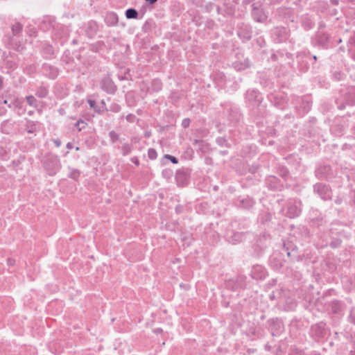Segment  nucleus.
I'll return each instance as SVG.
<instances>
[{
	"instance_id": "f257e3e1",
	"label": "nucleus",
	"mask_w": 355,
	"mask_h": 355,
	"mask_svg": "<svg viewBox=\"0 0 355 355\" xmlns=\"http://www.w3.org/2000/svg\"><path fill=\"white\" fill-rule=\"evenodd\" d=\"M101 87L103 90L110 94H113L116 90V86L109 77L104 78L102 80Z\"/></svg>"
},
{
	"instance_id": "f03ea898",
	"label": "nucleus",
	"mask_w": 355,
	"mask_h": 355,
	"mask_svg": "<svg viewBox=\"0 0 355 355\" xmlns=\"http://www.w3.org/2000/svg\"><path fill=\"white\" fill-rule=\"evenodd\" d=\"M315 191H317L324 200L331 198V191L326 185L318 184L315 186Z\"/></svg>"
},
{
	"instance_id": "7ed1b4c3",
	"label": "nucleus",
	"mask_w": 355,
	"mask_h": 355,
	"mask_svg": "<svg viewBox=\"0 0 355 355\" xmlns=\"http://www.w3.org/2000/svg\"><path fill=\"white\" fill-rule=\"evenodd\" d=\"M252 16L259 22H263L267 18V15L263 10L255 6V3L253 4Z\"/></svg>"
},
{
	"instance_id": "20e7f679",
	"label": "nucleus",
	"mask_w": 355,
	"mask_h": 355,
	"mask_svg": "<svg viewBox=\"0 0 355 355\" xmlns=\"http://www.w3.org/2000/svg\"><path fill=\"white\" fill-rule=\"evenodd\" d=\"M301 212V205L300 202H295L293 204H290L288 207L287 215L290 218H295L300 215Z\"/></svg>"
},
{
	"instance_id": "39448f33",
	"label": "nucleus",
	"mask_w": 355,
	"mask_h": 355,
	"mask_svg": "<svg viewBox=\"0 0 355 355\" xmlns=\"http://www.w3.org/2000/svg\"><path fill=\"white\" fill-rule=\"evenodd\" d=\"M105 21L109 26H116L119 21L118 15L114 12H110L106 15Z\"/></svg>"
},
{
	"instance_id": "423d86ee",
	"label": "nucleus",
	"mask_w": 355,
	"mask_h": 355,
	"mask_svg": "<svg viewBox=\"0 0 355 355\" xmlns=\"http://www.w3.org/2000/svg\"><path fill=\"white\" fill-rule=\"evenodd\" d=\"M244 235L240 232L233 233L231 237L228 238V241L232 244H236L237 243L243 241Z\"/></svg>"
},
{
	"instance_id": "0eeeda50",
	"label": "nucleus",
	"mask_w": 355,
	"mask_h": 355,
	"mask_svg": "<svg viewBox=\"0 0 355 355\" xmlns=\"http://www.w3.org/2000/svg\"><path fill=\"white\" fill-rule=\"evenodd\" d=\"M138 13L136 10L129 8L125 12V16L128 19H135L137 17Z\"/></svg>"
},
{
	"instance_id": "6e6552de",
	"label": "nucleus",
	"mask_w": 355,
	"mask_h": 355,
	"mask_svg": "<svg viewBox=\"0 0 355 355\" xmlns=\"http://www.w3.org/2000/svg\"><path fill=\"white\" fill-rule=\"evenodd\" d=\"M250 66V63L248 61H245L244 64H235L234 65V67L237 69V70H243V69H245L248 67H249Z\"/></svg>"
},
{
	"instance_id": "1a4fd4ad",
	"label": "nucleus",
	"mask_w": 355,
	"mask_h": 355,
	"mask_svg": "<svg viewBox=\"0 0 355 355\" xmlns=\"http://www.w3.org/2000/svg\"><path fill=\"white\" fill-rule=\"evenodd\" d=\"M26 101H27V103L33 106V107H36V105H35V103H36V99L33 96H28L26 97Z\"/></svg>"
},
{
	"instance_id": "9d476101",
	"label": "nucleus",
	"mask_w": 355,
	"mask_h": 355,
	"mask_svg": "<svg viewBox=\"0 0 355 355\" xmlns=\"http://www.w3.org/2000/svg\"><path fill=\"white\" fill-rule=\"evenodd\" d=\"M121 150H122L123 154L124 155H128V153H130L131 147H130V146L129 144H123L122 146Z\"/></svg>"
},
{
	"instance_id": "9b49d317",
	"label": "nucleus",
	"mask_w": 355,
	"mask_h": 355,
	"mask_svg": "<svg viewBox=\"0 0 355 355\" xmlns=\"http://www.w3.org/2000/svg\"><path fill=\"white\" fill-rule=\"evenodd\" d=\"M148 157L151 159H155L157 157V152L153 148H150L148 151Z\"/></svg>"
},
{
	"instance_id": "f8f14e48",
	"label": "nucleus",
	"mask_w": 355,
	"mask_h": 355,
	"mask_svg": "<svg viewBox=\"0 0 355 355\" xmlns=\"http://www.w3.org/2000/svg\"><path fill=\"white\" fill-rule=\"evenodd\" d=\"M242 204H243V206L245 208H249L250 207H252L254 204V202L251 200V199H248V200H243L241 201Z\"/></svg>"
},
{
	"instance_id": "ddd939ff",
	"label": "nucleus",
	"mask_w": 355,
	"mask_h": 355,
	"mask_svg": "<svg viewBox=\"0 0 355 355\" xmlns=\"http://www.w3.org/2000/svg\"><path fill=\"white\" fill-rule=\"evenodd\" d=\"M87 125L86 122H85L83 120H79L76 123V126L77 127L78 130L80 131L83 128H84L85 127V125Z\"/></svg>"
},
{
	"instance_id": "4468645a",
	"label": "nucleus",
	"mask_w": 355,
	"mask_h": 355,
	"mask_svg": "<svg viewBox=\"0 0 355 355\" xmlns=\"http://www.w3.org/2000/svg\"><path fill=\"white\" fill-rule=\"evenodd\" d=\"M47 94V90L46 88L44 87H42V88H40L37 93V95L40 97H44Z\"/></svg>"
},
{
	"instance_id": "2eb2a0df",
	"label": "nucleus",
	"mask_w": 355,
	"mask_h": 355,
	"mask_svg": "<svg viewBox=\"0 0 355 355\" xmlns=\"http://www.w3.org/2000/svg\"><path fill=\"white\" fill-rule=\"evenodd\" d=\"M164 158L171 160V162L173 164H178V160L176 157H175L172 155H165Z\"/></svg>"
},
{
	"instance_id": "dca6fc26",
	"label": "nucleus",
	"mask_w": 355,
	"mask_h": 355,
	"mask_svg": "<svg viewBox=\"0 0 355 355\" xmlns=\"http://www.w3.org/2000/svg\"><path fill=\"white\" fill-rule=\"evenodd\" d=\"M110 137L111 140L114 142V141H116V140H118L119 135L115 132L111 131L110 132Z\"/></svg>"
},
{
	"instance_id": "f3484780",
	"label": "nucleus",
	"mask_w": 355,
	"mask_h": 355,
	"mask_svg": "<svg viewBox=\"0 0 355 355\" xmlns=\"http://www.w3.org/2000/svg\"><path fill=\"white\" fill-rule=\"evenodd\" d=\"M126 119L130 122H133L135 119V116L132 114H129L128 115H127Z\"/></svg>"
},
{
	"instance_id": "a211bd4d",
	"label": "nucleus",
	"mask_w": 355,
	"mask_h": 355,
	"mask_svg": "<svg viewBox=\"0 0 355 355\" xmlns=\"http://www.w3.org/2000/svg\"><path fill=\"white\" fill-rule=\"evenodd\" d=\"M189 119H185L182 121V125L184 128H187L189 125Z\"/></svg>"
},
{
	"instance_id": "6ab92c4d",
	"label": "nucleus",
	"mask_w": 355,
	"mask_h": 355,
	"mask_svg": "<svg viewBox=\"0 0 355 355\" xmlns=\"http://www.w3.org/2000/svg\"><path fill=\"white\" fill-rule=\"evenodd\" d=\"M89 105H90V109H94V110L96 109V103L94 101L90 99Z\"/></svg>"
},
{
	"instance_id": "aec40b11",
	"label": "nucleus",
	"mask_w": 355,
	"mask_h": 355,
	"mask_svg": "<svg viewBox=\"0 0 355 355\" xmlns=\"http://www.w3.org/2000/svg\"><path fill=\"white\" fill-rule=\"evenodd\" d=\"M350 317H351L352 321L354 323H355V309H353V310L351 311Z\"/></svg>"
},
{
	"instance_id": "412c9836",
	"label": "nucleus",
	"mask_w": 355,
	"mask_h": 355,
	"mask_svg": "<svg viewBox=\"0 0 355 355\" xmlns=\"http://www.w3.org/2000/svg\"><path fill=\"white\" fill-rule=\"evenodd\" d=\"M54 143L56 145V146L59 147L61 145V141L58 139L54 140Z\"/></svg>"
},
{
	"instance_id": "4be33fe9",
	"label": "nucleus",
	"mask_w": 355,
	"mask_h": 355,
	"mask_svg": "<svg viewBox=\"0 0 355 355\" xmlns=\"http://www.w3.org/2000/svg\"><path fill=\"white\" fill-rule=\"evenodd\" d=\"M259 269H261V268H260L259 266H257V267L254 268V269H253V277H254V278H257V277H256V276L254 275V271L258 270H259Z\"/></svg>"
},
{
	"instance_id": "5701e85b",
	"label": "nucleus",
	"mask_w": 355,
	"mask_h": 355,
	"mask_svg": "<svg viewBox=\"0 0 355 355\" xmlns=\"http://www.w3.org/2000/svg\"><path fill=\"white\" fill-rule=\"evenodd\" d=\"M154 331H155V333L159 334V333H161L162 331V330L161 329H159V328H157V329H155L154 330Z\"/></svg>"
},
{
	"instance_id": "b1692460",
	"label": "nucleus",
	"mask_w": 355,
	"mask_h": 355,
	"mask_svg": "<svg viewBox=\"0 0 355 355\" xmlns=\"http://www.w3.org/2000/svg\"><path fill=\"white\" fill-rule=\"evenodd\" d=\"M77 175H78V173H76V172H74L71 175V178H76Z\"/></svg>"
},
{
	"instance_id": "393cba45",
	"label": "nucleus",
	"mask_w": 355,
	"mask_h": 355,
	"mask_svg": "<svg viewBox=\"0 0 355 355\" xmlns=\"http://www.w3.org/2000/svg\"><path fill=\"white\" fill-rule=\"evenodd\" d=\"M67 147L69 149H71L73 148L72 144L71 143H68L67 145Z\"/></svg>"
},
{
	"instance_id": "a878e982",
	"label": "nucleus",
	"mask_w": 355,
	"mask_h": 355,
	"mask_svg": "<svg viewBox=\"0 0 355 355\" xmlns=\"http://www.w3.org/2000/svg\"><path fill=\"white\" fill-rule=\"evenodd\" d=\"M147 2L153 4L154 3H155L157 0H146Z\"/></svg>"
},
{
	"instance_id": "bb28decb",
	"label": "nucleus",
	"mask_w": 355,
	"mask_h": 355,
	"mask_svg": "<svg viewBox=\"0 0 355 355\" xmlns=\"http://www.w3.org/2000/svg\"><path fill=\"white\" fill-rule=\"evenodd\" d=\"M3 84V78L1 76H0V89L2 87Z\"/></svg>"
},
{
	"instance_id": "cd10ccee",
	"label": "nucleus",
	"mask_w": 355,
	"mask_h": 355,
	"mask_svg": "<svg viewBox=\"0 0 355 355\" xmlns=\"http://www.w3.org/2000/svg\"><path fill=\"white\" fill-rule=\"evenodd\" d=\"M331 2H332L334 4H337V3H338V0H331Z\"/></svg>"
},
{
	"instance_id": "c85d7f7f",
	"label": "nucleus",
	"mask_w": 355,
	"mask_h": 355,
	"mask_svg": "<svg viewBox=\"0 0 355 355\" xmlns=\"http://www.w3.org/2000/svg\"><path fill=\"white\" fill-rule=\"evenodd\" d=\"M28 132H30V133H31V132H34V130H33V128H31V129H29V130H28Z\"/></svg>"
},
{
	"instance_id": "c756f323",
	"label": "nucleus",
	"mask_w": 355,
	"mask_h": 355,
	"mask_svg": "<svg viewBox=\"0 0 355 355\" xmlns=\"http://www.w3.org/2000/svg\"><path fill=\"white\" fill-rule=\"evenodd\" d=\"M155 83L159 87L160 83L158 80H155Z\"/></svg>"
},
{
	"instance_id": "7c9ffc66",
	"label": "nucleus",
	"mask_w": 355,
	"mask_h": 355,
	"mask_svg": "<svg viewBox=\"0 0 355 355\" xmlns=\"http://www.w3.org/2000/svg\"><path fill=\"white\" fill-rule=\"evenodd\" d=\"M135 163L138 165L139 164V161L136 159L135 161Z\"/></svg>"
},
{
	"instance_id": "2f4dec72",
	"label": "nucleus",
	"mask_w": 355,
	"mask_h": 355,
	"mask_svg": "<svg viewBox=\"0 0 355 355\" xmlns=\"http://www.w3.org/2000/svg\"><path fill=\"white\" fill-rule=\"evenodd\" d=\"M9 263H10V264H12L13 263H12V261H10H10H9Z\"/></svg>"
}]
</instances>
